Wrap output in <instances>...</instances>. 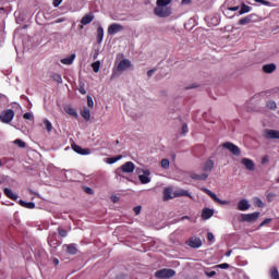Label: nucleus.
Here are the masks:
<instances>
[{
	"instance_id": "obj_15",
	"label": "nucleus",
	"mask_w": 279,
	"mask_h": 279,
	"mask_svg": "<svg viewBox=\"0 0 279 279\" xmlns=\"http://www.w3.org/2000/svg\"><path fill=\"white\" fill-rule=\"evenodd\" d=\"M242 165H244L245 169H247V171H254V169H256V165L254 163V160L248 159V158H242Z\"/></svg>"
},
{
	"instance_id": "obj_21",
	"label": "nucleus",
	"mask_w": 279,
	"mask_h": 279,
	"mask_svg": "<svg viewBox=\"0 0 279 279\" xmlns=\"http://www.w3.org/2000/svg\"><path fill=\"white\" fill-rule=\"evenodd\" d=\"M248 12H252V7L242 3L241 7H239V13L238 16H241L242 14H247Z\"/></svg>"
},
{
	"instance_id": "obj_31",
	"label": "nucleus",
	"mask_w": 279,
	"mask_h": 279,
	"mask_svg": "<svg viewBox=\"0 0 279 279\" xmlns=\"http://www.w3.org/2000/svg\"><path fill=\"white\" fill-rule=\"evenodd\" d=\"M66 252L73 256L77 254V246H75V244H69L66 245Z\"/></svg>"
},
{
	"instance_id": "obj_52",
	"label": "nucleus",
	"mask_w": 279,
	"mask_h": 279,
	"mask_svg": "<svg viewBox=\"0 0 279 279\" xmlns=\"http://www.w3.org/2000/svg\"><path fill=\"white\" fill-rule=\"evenodd\" d=\"M255 3H262V5H269V1L267 0H254Z\"/></svg>"
},
{
	"instance_id": "obj_8",
	"label": "nucleus",
	"mask_w": 279,
	"mask_h": 279,
	"mask_svg": "<svg viewBox=\"0 0 279 279\" xmlns=\"http://www.w3.org/2000/svg\"><path fill=\"white\" fill-rule=\"evenodd\" d=\"M239 10V5H234V7H230V4H227V8L223 10V14L225 16H227V19H234V16H236V13Z\"/></svg>"
},
{
	"instance_id": "obj_62",
	"label": "nucleus",
	"mask_w": 279,
	"mask_h": 279,
	"mask_svg": "<svg viewBox=\"0 0 279 279\" xmlns=\"http://www.w3.org/2000/svg\"><path fill=\"white\" fill-rule=\"evenodd\" d=\"M215 25H219V20H216V23H215Z\"/></svg>"
},
{
	"instance_id": "obj_32",
	"label": "nucleus",
	"mask_w": 279,
	"mask_h": 279,
	"mask_svg": "<svg viewBox=\"0 0 279 279\" xmlns=\"http://www.w3.org/2000/svg\"><path fill=\"white\" fill-rule=\"evenodd\" d=\"M121 158H123V155H120L118 157H109L106 159V163L107 165H114V162H119V160H121Z\"/></svg>"
},
{
	"instance_id": "obj_20",
	"label": "nucleus",
	"mask_w": 279,
	"mask_h": 279,
	"mask_svg": "<svg viewBox=\"0 0 279 279\" xmlns=\"http://www.w3.org/2000/svg\"><path fill=\"white\" fill-rule=\"evenodd\" d=\"M73 62H75V53L61 59V64H65V66H71V64H73Z\"/></svg>"
},
{
	"instance_id": "obj_1",
	"label": "nucleus",
	"mask_w": 279,
	"mask_h": 279,
	"mask_svg": "<svg viewBox=\"0 0 279 279\" xmlns=\"http://www.w3.org/2000/svg\"><path fill=\"white\" fill-rule=\"evenodd\" d=\"M171 3V0H157V7L154 9L155 16L159 19H167L171 16V8L168 5Z\"/></svg>"
},
{
	"instance_id": "obj_33",
	"label": "nucleus",
	"mask_w": 279,
	"mask_h": 279,
	"mask_svg": "<svg viewBox=\"0 0 279 279\" xmlns=\"http://www.w3.org/2000/svg\"><path fill=\"white\" fill-rule=\"evenodd\" d=\"M175 196L177 197H191V199H193V196H191V194L186 190H181V191L177 192Z\"/></svg>"
},
{
	"instance_id": "obj_27",
	"label": "nucleus",
	"mask_w": 279,
	"mask_h": 279,
	"mask_svg": "<svg viewBox=\"0 0 279 279\" xmlns=\"http://www.w3.org/2000/svg\"><path fill=\"white\" fill-rule=\"evenodd\" d=\"M20 205H21L23 208H28V209H31V210L34 209V208H36V203H34V202L27 203V202L21 199V201H20Z\"/></svg>"
},
{
	"instance_id": "obj_23",
	"label": "nucleus",
	"mask_w": 279,
	"mask_h": 279,
	"mask_svg": "<svg viewBox=\"0 0 279 279\" xmlns=\"http://www.w3.org/2000/svg\"><path fill=\"white\" fill-rule=\"evenodd\" d=\"M4 195L9 197V199H13L14 202L19 199V195L14 194V192H12V190L8 187L4 189Z\"/></svg>"
},
{
	"instance_id": "obj_5",
	"label": "nucleus",
	"mask_w": 279,
	"mask_h": 279,
	"mask_svg": "<svg viewBox=\"0 0 279 279\" xmlns=\"http://www.w3.org/2000/svg\"><path fill=\"white\" fill-rule=\"evenodd\" d=\"M13 119H14V110L12 109L4 110L0 114V121L2 123H12Z\"/></svg>"
},
{
	"instance_id": "obj_14",
	"label": "nucleus",
	"mask_w": 279,
	"mask_h": 279,
	"mask_svg": "<svg viewBox=\"0 0 279 279\" xmlns=\"http://www.w3.org/2000/svg\"><path fill=\"white\" fill-rule=\"evenodd\" d=\"M72 149L76 154H80L81 156H89V154H90V148H82V146H80L77 144L72 145Z\"/></svg>"
},
{
	"instance_id": "obj_26",
	"label": "nucleus",
	"mask_w": 279,
	"mask_h": 279,
	"mask_svg": "<svg viewBox=\"0 0 279 279\" xmlns=\"http://www.w3.org/2000/svg\"><path fill=\"white\" fill-rule=\"evenodd\" d=\"M263 71L264 73H274V71H276V64L275 63L265 64L263 65Z\"/></svg>"
},
{
	"instance_id": "obj_18",
	"label": "nucleus",
	"mask_w": 279,
	"mask_h": 279,
	"mask_svg": "<svg viewBox=\"0 0 279 279\" xmlns=\"http://www.w3.org/2000/svg\"><path fill=\"white\" fill-rule=\"evenodd\" d=\"M93 21H95V15L93 13H87L82 17L81 23L83 25H90Z\"/></svg>"
},
{
	"instance_id": "obj_47",
	"label": "nucleus",
	"mask_w": 279,
	"mask_h": 279,
	"mask_svg": "<svg viewBox=\"0 0 279 279\" xmlns=\"http://www.w3.org/2000/svg\"><path fill=\"white\" fill-rule=\"evenodd\" d=\"M0 104H8V96L3 95V94H0Z\"/></svg>"
},
{
	"instance_id": "obj_11",
	"label": "nucleus",
	"mask_w": 279,
	"mask_h": 279,
	"mask_svg": "<svg viewBox=\"0 0 279 279\" xmlns=\"http://www.w3.org/2000/svg\"><path fill=\"white\" fill-rule=\"evenodd\" d=\"M123 25L113 23L108 27V34L109 36H114V34H119V32H123Z\"/></svg>"
},
{
	"instance_id": "obj_54",
	"label": "nucleus",
	"mask_w": 279,
	"mask_h": 279,
	"mask_svg": "<svg viewBox=\"0 0 279 279\" xmlns=\"http://www.w3.org/2000/svg\"><path fill=\"white\" fill-rule=\"evenodd\" d=\"M61 3H62V0H53L52 5L54 8H59Z\"/></svg>"
},
{
	"instance_id": "obj_56",
	"label": "nucleus",
	"mask_w": 279,
	"mask_h": 279,
	"mask_svg": "<svg viewBox=\"0 0 279 279\" xmlns=\"http://www.w3.org/2000/svg\"><path fill=\"white\" fill-rule=\"evenodd\" d=\"M85 193H87V195H93V189L85 187Z\"/></svg>"
},
{
	"instance_id": "obj_59",
	"label": "nucleus",
	"mask_w": 279,
	"mask_h": 279,
	"mask_svg": "<svg viewBox=\"0 0 279 279\" xmlns=\"http://www.w3.org/2000/svg\"><path fill=\"white\" fill-rule=\"evenodd\" d=\"M53 264H54V265H60V260H59L58 258H54V259H53Z\"/></svg>"
},
{
	"instance_id": "obj_63",
	"label": "nucleus",
	"mask_w": 279,
	"mask_h": 279,
	"mask_svg": "<svg viewBox=\"0 0 279 279\" xmlns=\"http://www.w3.org/2000/svg\"><path fill=\"white\" fill-rule=\"evenodd\" d=\"M182 219H189V217H187V216H185V217H182Z\"/></svg>"
},
{
	"instance_id": "obj_64",
	"label": "nucleus",
	"mask_w": 279,
	"mask_h": 279,
	"mask_svg": "<svg viewBox=\"0 0 279 279\" xmlns=\"http://www.w3.org/2000/svg\"><path fill=\"white\" fill-rule=\"evenodd\" d=\"M48 241H51V235H49Z\"/></svg>"
},
{
	"instance_id": "obj_12",
	"label": "nucleus",
	"mask_w": 279,
	"mask_h": 279,
	"mask_svg": "<svg viewBox=\"0 0 279 279\" xmlns=\"http://www.w3.org/2000/svg\"><path fill=\"white\" fill-rule=\"evenodd\" d=\"M186 245L193 247L194 250H197L202 245V239L197 236H192L186 241Z\"/></svg>"
},
{
	"instance_id": "obj_17",
	"label": "nucleus",
	"mask_w": 279,
	"mask_h": 279,
	"mask_svg": "<svg viewBox=\"0 0 279 279\" xmlns=\"http://www.w3.org/2000/svg\"><path fill=\"white\" fill-rule=\"evenodd\" d=\"M252 205H250V201L247 199H241L239 203H238V210H241L242 213H245V210H250V207Z\"/></svg>"
},
{
	"instance_id": "obj_4",
	"label": "nucleus",
	"mask_w": 279,
	"mask_h": 279,
	"mask_svg": "<svg viewBox=\"0 0 279 279\" xmlns=\"http://www.w3.org/2000/svg\"><path fill=\"white\" fill-rule=\"evenodd\" d=\"M203 193H206V195H209L216 204H220V206H228L230 204V201H221L220 198L217 197V194H215L213 191L206 187L201 189Z\"/></svg>"
},
{
	"instance_id": "obj_60",
	"label": "nucleus",
	"mask_w": 279,
	"mask_h": 279,
	"mask_svg": "<svg viewBox=\"0 0 279 279\" xmlns=\"http://www.w3.org/2000/svg\"><path fill=\"white\" fill-rule=\"evenodd\" d=\"M262 162H263V165H265V163L267 162V157H264V158L262 159Z\"/></svg>"
},
{
	"instance_id": "obj_10",
	"label": "nucleus",
	"mask_w": 279,
	"mask_h": 279,
	"mask_svg": "<svg viewBox=\"0 0 279 279\" xmlns=\"http://www.w3.org/2000/svg\"><path fill=\"white\" fill-rule=\"evenodd\" d=\"M265 138H268L269 141L278 140L279 141V131L266 129L264 131Z\"/></svg>"
},
{
	"instance_id": "obj_37",
	"label": "nucleus",
	"mask_w": 279,
	"mask_h": 279,
	"mask_svg": "<svg viewBox=\"0 0 279 279\" xmlns=\"http://www.w3.org/2000/svg\"><path fill=\"white\" fill-rule=\"evenodd\" d=\"M53 82H57V84H62V75L54 73L51 75Z\"/></svg>"
},
{
	"instance_id": "obj_29",
	"label": "nucleus",
	"mask_w": 279,
	"mask_h": 279,
	"mask_svg": "<svg viewBox=\"0 0 279 279\" xmlns=\"http://www.w3.org/2000/svg\"><path fill=\"white\" fill-rule=\"evenodd\" d=\"M192 180H208V174L207 173H202V174H197V173H193L191 174Z\"/></svg>"
},
{
	"instance_id": "obj_48",
	"label": "nucleus",
	"mask_w": 279,
	"mask_h": 279,
	"mask_svg": "<svg viewBox=\"0 0 279 279\" xmlns=\"http://www.w3.org/2000/svg\"><path fill=\"white\" fill-rule=\"evenodd\" d=\"M78 92L81 95H86V88L84 87V83H80Z\"/></svg>"
},
{
	"instance_id": "obj_35",
	"label": "nucleus",
	"mask_w": 279,
	"mask_h": 279,
	"mask_svg": "<svg viewBox=\"0 0 279 279\" xmlns=\"http://www.w3.org/2000/svg\"><path fill=\"white\" fill-rule=\"evenodd\" d=\"M101 68V61H95L92 63V69L94 73H99V69Z\"/></svg>"
},
{
	"instance_id": "obj_6",
	"label": "nucleus",
	"mask_w": 279,
	"mask_h": 279,
	"mask_svg": "<svg viewBox=\"0 0 279 279\" xmlns=\"http://www.w3.org/2000/svg\"><path fill=\"white\" fill-rule=\"evenodd\" d=\"M222 147L228 149V151H231L233 156H241V148H239V146L234 145L232 142L223 143Z\"/></svg>"
},
{
	"instance_id": "obj_41",
	"label": "nucleus",
	"mask_w": 279,
	"mask_h": 279,
	"mask_svg": "<svg viewBox=\"0 0 279 279\" xmlns=\"http://www.w3.org/2000/svg\"><path fill=\"white\" fill-rule=\"evenodd\" d=\"M266 106L270 110H276V108H277L276 101H274V100H269Z\"/></svg>"
},
{
	"instance_id": "obj_58",
	"label": "nucleus",
	"mask_w": 279,
	"mask_h": 279,
	"mask_svg": "<svg viewBox=\"0 0 279 279\" xmlns=\"http://www.w3.org/2000/svg\"><path fill=\"white\" fill-rule=\"evenodd\" d=\"M155 71H156V70H149V71L147 72L148 77H151V75H154Z\"/></svg>"
},
{
	"instance_id": "obj_38",
	"label": "nucleus",
	"mask_w": 279,
	"mask_h": 279,
	"mask_svg": "<svg viewBox=\"0 0 279 279\" xmlns=\"http://www.w3.org/2000/svg\"><path fill=\"white\" fill-rule=\"evenodd\" d=\"M14 145H17V147H20L21 149H25V147H27V144H25V142H23L22 140H15Z\"/></svg>"
},
{
	"instance_id": "obj_50",
	"label": "nucleus",
	"mask_w": 279,
	"mask_h": 279,
	"mask_svg": "<svg viewBox=\"0 0 279 279\" xmlns=\"http://www.w3.org/2000/svg\"><path fill=\"white\" fill-rule=\"evenodd\" d=\"M267 223H271V218H266V219L259 225V228H263L264 226H267Z\"/></svg>"
},
{
	"instance_id": "obj_51",
	"label": "nucleus",
	"mask_w": 279,
	"mask_h": 279,
	"mask_svg": "<svg viewBox=\"0 0 279 279\" xmlns=\"http://www.w3.org/2000/svg\"><path fill=\"white\" fill-rule=\"evenodd\" d=\"M182 134H189V125L186 123L182 125Z\"/></svg>"
},
{
	"instance_id": "obj_9",
	"label": "nucleus",
	"mask_w": 279,
	"mask_h": 279,
	"mask_svg": "<svg viewBox=\"0 0 279 279\" xmlns=\"http://www.w3.org/2000/svg\"><path fill=\"white\" fill-rule=\"evenodd\" d=\"M257 19H258V15L248 14L239 21V25H250V23H256Z\"/></svg>"
},
{
	"instance_id": "obj_19",
	"label": "nucleus",
	"mask_w": 279,
	"mask_h": 279,
	"mask_svg": "<svg viewBox=\"0 0 279 279\" xmlns=\"http://www.w3.org/2000/svg\"><path fill=\"white\" fill-rule=\"evenodd\" d=\"M213 215H215V209L204 208L202 211V219L207 221V219H210V217H213Z\"/></svg>"
},
{
	"instance_id": "obj_45",
	"label": "nucleus",
	"mask_w": 279,
	"mask_h": 279,
	"mask_svg": "<svg viewBox=\"0 0 279 279\" xmlns=\"http://www.w3.org/2000/svg\"><path fill=\"white\" fill-rule=\"evenodd\" d=\"M24 119L26 120V121H32V119H34V113H32V112H26V113H24Z\"/></svg>"
},
{
	"instance_id": "obj_53",
	"label": "nucleus",
	"mask_w": 279,
	"mask_h": 279,
	"mask_svg": "<svg viewBox=\"0 0 279 279\" xmlns=\"http://www.w3.org/2000/svg\"><path fill=\"white\" fill-rule=\"evenodd\" d=\"M207 239L210 243H213V241H215V235L210 232L207 233Z\"/></svg>"
},
{
	"instance_id": "obj_42",
	"label": "nucleus",
	"mask_w": 279,
	"mask_h": 279,
	"mask_svg": "<svg viewBox=\"0 0 279 279\" xmlns=\"http://www.w3.org/2000/svg\"><path fill=\"white\" fill-rule=\"evenodd\" d=\"M254 204L255 206H257L258 208H263L265 206V204L263 203V201L260 198H255L254 199Z\"/></svg>"
},
{
	"instance_id": "obj_43",
	"label": "nucleus",
	"mask_w": 279,
	"mask_h": 279,
	"mask_svg": "<svg viewBox=\"0 0 279 279\" xmlns=\"http://www.w3.org/2000/svg\"><path fill=\"white\" fill-rule=\"evenodd\" d=\"M66 21V17H59L56 21L51 22V25H58L60 23H64Z\"/></svg>"
},
{
	"instance_id": "obj_40",
	"label": "nucleus",
	"mask_w": 279,
	"mask_h": 279,
	"mask_svg": "<svg viewBox=\"0 0 279 279\" xmlns=\"http://www.w3.org/2000/svg\"><path fill=\"white\" fill-rule=\"evenodd\" d=\"M160 165L162 169H169V166H170L169 159H162Z\"/></svg>"
},
{
	"instance_id": "obj_46",
	"label": "nucleus",
	"mask_w": 279,
	"mask_h": 279,
	"mask_svg": "<svg viewBox=\"0 0 279 279\" xmlns=\"http://www.w3.org/2000/svg\"><path fill=\"white\" fill-rule=\"evenodd\" d=\"M87 106L88 108H94L95 102L93 101V97L87 96Z\"/></svg>"
},
{
	"instance_id": "obj_39",
	"label": "nucleus",
	"mask_w": 279,
	"mask_h": 279,
	"mask_svg": "<svg viewBox=\"0 0 279 279\" xmlns=\"http://www.w3.org/2000/svg\"><path fill=\"white\" fill-rule=\"evenodd\" d=\"M216 269H230V264L223 263L215 266Z\"/></svg>"
},
{
	"instance_id": "obj_7",
	"label": "nucleus",
	"mask_w": 279,
	"mask_h": 279,
	"mask_svg": "<svg viewBox=\"0 0 279 279\" xmlns=\"http://www.w3.org/2000/svg\"><path fill=\"white\" fill-rule=\"evenodd\" d=\"M260 217V213L255 211L253 214H241V220L246 221L247 223H252L256 221Z\"/></svg>"
},
{
	"instance_id": "obj_55",
	"label": "nucleus",
	"mask_w": 279,
	"mask_h": 279,
	"mask_svg": "<svg viewBox=\"0 0 279 279\" xmlns=\"http://www.w3.org/2000/svg\"><path fill=\"white\" fill-rule=\"evenodd\" d=\"M133 210H134L135 215H141L142 207L141 206H136V207H134Z\"/></svg>"
},
{
	"instance_id": "obj_49",
	"label": "nucleus",
	"mask_w": 279,
	"mask_h": 279,
	"mask_svg": "<svg viewBox=\"0 0 279 279\" xmlns=\"http://www.w3.org/2000/svg\"><path fill=\"white\" fill-rule=\"evenodd\" d=\"M58 232H59L60 236H62V238L66 236V234H68L66 230H64L62 228H59Z\"/></svg>"
},
{
	"instance_id": "obj_16",
	"label": "nucleus",
	"mask_w": 279,
	"mask_h": 279,
	"mask_svg": "<svg viewBox=\"0 0 279 279\" xmlns=\"http://www.w3.org/2000/svg\"><path fill=\"white\" fill-rule=\"evenodd\" d=\"M121 169L123 173H134V169H136V167L134 166V162L129 161L122 165Z\"/></svg>"
},
{
	"instance_id": "obj_36",
	"label": "nucleus",
	"mask_w": 279,
	"mask_h": 279,
	"mask_svg": "<svg viewBox=\"0 0 279 279\" xmlns=\"http://www.w3.org/2000/svg\"><path fill=\"white\" fill-rule=\"evenodd\" d=\"M44 125H45L47 132H51V130H53V124H51V121H49L48 119L44 120Z\"/></svg>"
},
{
	"instance_id": "obj_22",
	"label": "nucleus",
	"mask_w": 279,
	"mask_h": 279,
	"mask_svg": "<svg viewBox=\"0 0 279 279\" xmlns=\"http://www.w3.org/2000/svg\"><path fill=\"white\" fill-rule=\"evenodd\" d=\"M172 193H173V190L171 187H166L163 190L165 202H169V199H173Z\"/></svg>"
},
{
	"instance_id": "obj_2",
	"label": "nucleus",
	"mask_w": 279,
	"mask_h": 279,
	"mask_svg": "<svg viewBox=\"0 0 279 279\" xmlns=\"http://www.w3.org/2000/svg\"><path fill=\"white\" fill-rule=\"evenodd\" d=\"M173 276H175V270L170 268H163L155 272V278L158 279H169L173 278Z\"/></svg>"
},
{
	"instance_id": "obj_3",
	"label": "nucleus",
	"mask_w": 279,
	"mask_h": 279,
	"mask_svg": "<svg viewBox=\"0 0 279 279\" xmlns=\"http://www.w3.org/2000/svg\"><path fill=\"white\" fill-rule=\"evenodd\" d=\"M136 173H143V174L138 175V180L141 182V184H149V182H151V178H149V175H151V171L136 169Z\"/></svg>"
},
{
	"instance_id": "obj_61",
	"label": "nucleus",
	"mask_w": 279,
	"mask_h": 279,
	"mask_svg": "<svg viewBox=\"0 0 279 279\" xmlns=\"http://www.w3.org/2000/svg\"><path fill=\"white\" fill-rule=\"evenodd\" d=\"M232 255V251H228L227 253H226V256H231Z\"/></svg>"
},
{
	"instance_id": "obj_28",
	"label": "nucleus",
	"mask_w": 279,
	"mask_h": 279,
	"mask_svg": "<svg viewBox=\"0 0 279 279\" xmlns=\"http://www.w3.org/2000/svg\"><path fill=\"white\" fill-rule=\"evenodd\" d=\"M204 171H213V169H215V161H213L211 159H208L205 165H204Z\"/></svg>"
},
{
	"instance_id": "obj_13",
	"label": "nucleus",
	"mask_w": 279,
	"mask_h": 279,
	"mask_svg": "<svg viewBox=\"0 0 279 279\" xmlns=\"http://www.w3.org/2000/svg\"><path fill=\"white\" fill-rule=\"evenodd\" d=\"M132 66V62L129 59H123L122 61L119 62L117 66V71L120 73H123V71H128Z\"/></svg>"
},
{
	"instance_id": "obj_57",
	"label": "nucleus",
	"mask_w": 279,
	"mask_h": 279,
	"mask_svg": "<svg viewBox=\"0 0 279 279\" xmlns=\"http://www.w3.org/2000/svg\"><path fill=\"white\" fill-rule=\"evenodd\" d=\"M181 3L182 5H189V3H191V0H182Z\"/></svg>"
},
{
	"instance_id": "obj_44",
	"label": "nucleus",
	"mask_w": 279,
	"mask_h": 279,
	"mask_svg": "<svg viewBox=\"0 0 279 279\" xmlns=\"http://www.w3.org/2000/svg\"><path fill=\"white\" fill-rule=\"evenodd\" d=\"M205 276H207V278H215V276H217V271H215V270H211V271L205 270Z\"/></svg>"
},
{
	"instance_id": "obj_30",
	"label": "nucleus",
	"mask_w": 279,
	"mask_h": 279,
	"mask_svg": "<svg viewBox=\"0 0 279 279\" xmlns=\"http://www.w3.org/2000/svg\"><path fill=\"white\" fill-rule=\"evenodd\" d=\"M81 116L83 117V119H85V121H90V109L84 108L81 111Z\"/></svg>"
},
{
	"instance_id": "obj_34",
	"label": "nucleus",
	"mask_w": 279,
	"mask_h": 279,
	"mask_svg": "<svg viewBox=\"0 0 279 279\" xmlns=\"http://www.w3.org/2000/svg\"><path fill=\"white\" fill-rule=\"evenodd\" d=\"M270 278L271 279H279V271L277 267L270 268Z\"/></svg>"
},
{
	"instance_id": "obj_24",
	"label": "nucleus",
	"mask_w": 279,
	"mask_h": 279,
	"mask_svg": "<svg viewBox=\"0 0 279 279\" xmlns=\"http://www.w3.org/2000/svg\"><path fill=\"white\" fill-rule=\"evenodd\" d=\"M64 111L66 112V114H69L70 117H74V119H77V111L71 107V106H65L64 107Z\"/></svg>"
},
{
	"instance_id": "obj_25",
	"label": "nucleus",
	"mask_w": 279,
	"mask_h": 279,
	"mask_svg": "<svg viewBox=\"0 0 279 279\" xmlns=\"http://www.w3.org/2000/svg\"><path fill=\"white\" fill-rule=\"evenodd\" d=\"M97 43H98V45H101V43H104V27L102 26L97 27Z\"/></svg>"
}]
</instances>
